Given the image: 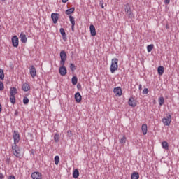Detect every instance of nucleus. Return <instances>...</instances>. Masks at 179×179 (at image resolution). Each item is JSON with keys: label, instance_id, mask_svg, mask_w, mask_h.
<instances>
[{"label": "nucleus", "instance_id": "f257e3e1", "mask_svg": "<svg viewBox=\"0 0 179 179\" xmlns=\"http://www.w3.org/2000/svg\"><path fill=\"white\" fill-rule=\"evenodd\" d=\"M118 69V59L114 58L111 60V65L110 67V71L111 73H114L115 71Z\"/></svg>", "mask_w": 179, "mask_h": 179}, {"label": "nucleus", "instance_id": "f03ea898", "mask_svg": "<svg viewBox=\"0 0 179 179\" xmlns=\"http://www.w3.org/2000/svg\"><path fill=\"white\" fill-rule=\"evenodd\" d=\"M12 150L14 156H16V157H20V156H22V155H20V148L17 144L12 145Z\"/></svg>", "mask_w": 179, "mask_h": 179}, {"label": "nucleus", "instance_id": "7ed1b4c3", "mask_svg": "<svg viewBox=\"0 0 179 179\" xmlns=\"http://www.w3.org/2000/svg\"><path fill=\"white\" fill-rule=\"evenodd\" d=\"M164 125L169 127L171 124V115L167 113L166 117L162 118Z\"/></svg>", "mask_w": 179, "mask_h": 179}, {"label": "nucleus", "instance_id": "20e7f679", "mask_svg": "<svg viewBox=\"0 0 179 179\" xmlns=\"http://www.w3.org/2000/svg\"><path fill=\"white\" fill-rule=\"evenodd\" d=\"M60 58H61V61H60V65H64L65 64V62L66 61V52H65V50H62L60 52Z\"/></svg>", "mask_w": 179, "mask_h": 179}, {"label": "nucleus", "instance_id": "39448f33", "mask_svg": "<svg viewBox=\"0 0 179 179\" xmlns=\"http://www.w3.org/2000/svg\"><path fill=\"white\" fill-rule=\"evenodd\" d=\"M13 138L14 139L13 144L17 145V143H19V141H20V135L19 134V132L14 131Z\"/></svg>", "mask_w": 179, "mask_h": 179}, {"label": "nucleus", "instance_id": "423d86ee", "mask_svg": "<svg viewBox=\"0 0 179 179\" xmlns=\"http://www.w3.org/2000/svg\"><path fill=\"white\" fill-rule=\"evenodd\" d=\"M59 72L61 76H65V75H66L67 71L66 67H65V64H60Z\"/></svg>", "mask_w": 179, "mask_h": 179}, {"label": "nucleus", "instance_id": "0eeeda50", "mask_svg": "<svg viewBox=\"0 0 179 179\" xmlns=\"http://www.w3.org/2000/svg\"><path fill=\"white\" fill-rule=\"evenodd\" d=\"M29 73L31 76V78H33V79H34L37 75V70H36V67H34V66H31L30 69H29Z\"/></svg>", "mask_w": 179, "mask_h": 179}, {"label": "nucleus", "instance_id": "6e6552de", "mask_svg": "<svg viewBox=\"0 0 179 179\" xmlns=\"http://www.w3.org/2000/svg\"><path fill=\"white\" fill-rule=\"evenodd\" d=\"M11 41L12 44L14 47H19V38L17 37V36L15 35L14 36H13Z\"/></svg>", "mask_w": 179, "mask_h": 179}, {"label": "nucleus", "instance_id": "1a4fd4ad", "mask_svg": "<svg viewBox=\"0 0 179 179\" xmlns=\"http://www.w3.org/2000/svg\"><path fill=\"white\" fill-rule=\"evenodd\" d=\"M51 19L54 23V24H56V23L58 22V19H59V14L57 13H52L51 14Z\"/></svg>", "mask_w": 179, "mask_h": 179}, {"label": "nucleus", "instance_id": "9d476101", "mask_svg": "<svg viewBox=\"0 0 179 179\" xmlns=\"http://www.w3.org/2000/svg\"><path fill=\"white\" fill-rule=\"evenodd\" d=\"M113 92L115 93V96L121 97V95L122 94V90L120 87H117L113 89Z\"/></svg>", "mask_w": 179, "mask_h": 179}, {"label": "nucleus", "instance_id": "9b49d317", "mask_svg": "<svg viewBox=\"0 0 179 179\" xmlns=\"http://www.w3.org/2000/svg\"><path fill=\"white\" fill-rule=\"evenodd\" d=\"M31 176L33 179H42L41 173L38 171L32 173Z\"/></svg>", "mask_w": 179, "mask_h": 179}, {"label": "nucleus", "instance_id": "f8f14e48", "mask_svg": "<svg viewBox=\"0 0 179 179\" xmlns=\"http://www.w3.org/2000/svg\"><path fill=\"white\" fill-rule=\"evenodd\" d=\"M128 104L130 106V107H136V101H135L134 97H130L128 101Z\"/></svg>", "mask_w": 179, "mask_h": 179}, {"label": "nucleus", "instance_id": "ddd939ff", "mask_svg": "<svg viewBox=\"0 0 179 179\" xmlns=\"http://www.w3.org/2000/svg\"><path fill=\"white\" fill-rule=\"evenodd\" d=\"M76 103H80L82 101V95L80 92H76L74 95Z\"/></svg>", "mask_w": 179, "mask_h": 179}, {"label": "nucleus", "instance_id": "4468645a", "mask_svg": "<svg viewBox=\"0 0 179 179\" xmlns=\"http://www.w3.org/2000/svg\"><path fill=\"white\" fill-rule=\"evenodd\" d=\"M90 30L91 36H92V37H94L96 36V27H94V25L91 24L90 26Z\"/></svg>", "mask_w": 179, "mask_h": 179}, {"label": "nucleus", "instance_id": "2eb2a0df", "mask_svg": "<svg viewBox=\"0 0 179 179\" xmlns=\"http://www.w3.org/2000/svg\"><path fill=\"white\" fill-rule=\"evenodd\" d=\"M59 32L62 36V39L64 40V41H66V33L65 32L64 28H60Z\"/></svg>", "mask_w": 179, "mask_h": 179}, {"label": "nucleus", "instance_id": "dca6fc26", "mask_svg": "<svg viewBox=\"0 0 179 179\" xmlns=\"http://www.w3.org/2000/svg\"><path fill=\"white\" fill-rule=\"evenodd\" d=\"M20 37L21 38L22 43H27V37L26 36V34H24V33L21 32Z\"/></svg>", "mask_w": 179, "mask_h": 179}, {"label": "nucleus", "instance_id": "f3484780", "mask_svg": "<svg viewBox=\"0 0 179 179\" xmlns=\"http://www.w3.org/2000/svg\"><path fill=\"white\" fill-rule=\"evenodd\" d=\"M22 90H24V92H29L30 90V85L27 83H24L22 85Z\"/></svg>", "mask_w": 179, "mask_h": 179}, {"label": "nucleus", "instance_id": "a211bd4d", "mask_svg": "<svg viewBox=\"0 0 179 179\" xmlns=\"http://www.w3.org/2000/svg\"><path fill=\"white\" fill-rule=\"evenodd\" d=\"M10 94L11 96H15V95L17 94V89L15 87H11L10 89Z\"/></svg>", "mask_w": 179, "mask_h": 179}, {"label": "nucleus", "instance_id": "6ab92c4d", "mask_svg": "<svg viewBox=\"0 0 179 179\" xmlns=\"http://www.w3.org/2000/svg\"><path fill=\"white\" fill-rule=\"evenodd\" d=\"M141 130L143 135H146L148 134V124H143L141 127Z\"/></svg>", "mask_w": 179, "mask_h": 179}, {"label": "nucleus", "instance_id": "aec40b11", "mask_svg": "<svg viewBox=\"0 0 179 179\" xmlns=\"http://www.w3.org/2000/svg\"><path fill=\"white\" fill-rule=\"evenodd\" d=\"M158 75H163L164 73V67L163 66H159L157 69Z\"/></svg>", "mask_w": 179, "mask_h": 179}, {"label": "nucleus", "instance_id": "412c9836", "mask_svg": "<svg viewBox=\"0 0 179 179\" xmlns=\"http://www.w3.org/2000/svg\"><path fill=\"white\" fill-rule=\"evenodd\" d=\"M131 179H139V173L134 172L131 175Z\"/></svg>", "mask_w": 179, "mask_h": 179}, {"label": "nucleus", "instance_id": "4be33fe9", "mask_svg": "<svg viewBox=\"0 0 179 179\" xmlns=\"http://www.w3.org/2000/svg\"><path fill=\"white\" fill-rule=\"evenodd\" d=\"M73 178H78V177H79V170H78V169H76L73 171Z\"/></svg>", "mask_w": 179, "mask_h": 179}, {"label": "nucleus", "instance_id": "5701e85b", "mask_svg": "<svg viewBox=\"0 0 179 179\" xmlns=\"http://www.w3.org/2000/svg\"><path fill=\"white\" fill-rule=\"evenodd\" d=\"M75 12V7H72L71 8L67 9L66 10V15H71Z\"/></svg>", "mask_w": 179, "mask_h": 179}, {"label": "nucleus", "instance_id": "b1692460", "mask_svg": "<svg viewBox=\"0 0 179 179\" xmlns=\"http://www.w3.org/2000/svg\"><path fill=\"white\" fill-rule=\"evenodd\" d=\"M162 146L165 150H169V143L166 141H163Z\"/></svg>", "mask_w": 179, "mask_h": 179}, {"label": "nucleus", "instance_id": "393cba45", "mask_svg": "<svg viewBox=\"0 0 179 179\" xmlns=\"http://www.w3.org/2000/svg\"><path fill=\"white\" fill-rule=\"evenodd\" d=\"M10 101L11 104H15L16 103V98L15 95H10Z\"/></svg>", "mask_w": 179, "mask_h": 179}, {"label": "nucleus", "instance_id": "a878e982", "mask_svg": "<svg viewBox=\"0 0 179 179\" xmlns=\"http://www.w3.org/2000/svg\"><path fill=\"white\" fill-rule=\"evenodd\" d=\"M0 79L1 80H3L5 79V73H3V69H0Z\"/></svg>", "mask_w": 179, "mask_h": 179}, {"label": "nucleus", "instance_id": "bb28decb", "mask_svg": "<svg viewBox=\"0 0 179 179\" xmlns=\"http://www.w3.org/2000/svg\"><path fill=\"white\" fill-rule=\"evenodd\" d=\"M158 102L159 106H163L164 104V97H159L158 99Z\"/></svg>", "mask_w": 179, "mask_h": 179}, {"label": "nucleus", "instance_id": "cd10ccee", "mask_svg": "<svg viewBox=\"0 0 179 179\" xmlns=\"http://www.w3.org/2000/svg\"><path fill=\"white\" fill-rule=\"evenodd\" d=\"M124 11H125L127 13H129V12H131V7L129 6V3H127V4L125 5Z\"/></svg>", "mask_w": 179, "mask_h": 179}, {"label": "nucleus", "instance_id": "c85d7f7f", "mask_svg": "<svg viewBox=\"0 0 179 179\" xmlns=\"http://www.w3.org/2000/svg\"><path fill=\"white\" fill-rule=\"evenodd\" d=\"M154 47H155V45L153 44L148 45L147 46V51H148V52H151V51L153 50Z\"/></svg>", "mask_w": 179, "mask_h": 179}, {"label": "nucleus", "instance_id": "c756f323", "mask_svg": "<svg viewBox=\"0 0 179 179\" xmlns=\"http://www.w3.org/2000/svg\"><path fill=\"white\" fill-rule=\"evenodd\" d=\"M71 83H72V85H76L78 83V77L73 76L71 78Z\"/></svg>", "mask_w": 179, "mask_h": 179}, {"label": "nucleus", "instance_id": "7c9ffc66", "mask_svg": "<svg viewBox=\"0 0 179 179\" xmlns=\"http://www.w3.org/2000/svg\"><path fill=\"white\" fill-rule=\"evenodd\" d=\"M127 142V137L125 136H123L122 138L120 140V143L122 145H124Z\"/></svg>", "mask_w": 179, "mask_h": 179}, {"label": "nucleus", "instance_id": "2f4dec72", "mask_svg": "<svg viewBox=\"0 0 179 179\" xmlns=\"http://www.w3.org/2000/svg\"><path fill=\"white\" fill-rule=\"evenodd\" d=\"M69 20L70 22L71 23V24H73V26H75V17H73V16L72 15H69Z\"/></svg>", "mask_w": 179, "mask_h": 179}, {"label": "nucleus", "instance_id": "473e14b6", "mask_svg": "<svg viewBox=\"0 0 179 179\" xmlns=\"http://www.w3.org/2000/svg\"><path fill=\"white\" fill-rule=\"evenodd\" d=\"M59 164V156L57 155L55 157V164H56V166H58Z\"/></svg>", "mask_w": 179, "mask_h": 179}, {"label": "nucleus", "instance_id": "72a5a7b5", "mask_svg": "<svg viewBox=\"0 0 179 179\" xmlns=\"http://www.w3.org/2000/svg\"><path fill=\"white\" fill-rule=\"evenodd\" d=\"M54 141L56 143L59 142V134H55L54 136Z\"/></svg>", "mask_w": 179, "mask_h": 179}, {"label": "nucleus", "instance_id": "f704fd0d", "mask_svg": "<svg viewBox=\"0 0 179 179\" xmlns=\"http://www.w3.org/2000/svg\"><path fill=\"white\" fill-rule=\"evenodd\" d=\"M70 69L73 72V71L76 70V66H75L74 64L71 63L70 64Z\"/></svg>", "mask_w": 179, "mask_h": 179}, {"label": "nucleus", "instance_id": "c9c22d12", "mask_svg": "<svg viewBox=\"0 0 179 179\" xmlns=\"http://www.w3.org/2000/svg\"><path fill=\"white\" fill-rule=\"evenodd\" d=\"M23 103L27 105V104H29V98L27 97H24L23 99Z\"/></svg>", "mask_w": 179, "mask_h": 179}, {"label": "nucleus", "instance_id": "e433bc0d", "mask_svg": "<svg viewBox=\"0 0 179 179\" xmlns=\"http://www.w3.org/2000/svg\"><path fill=\"white\" fill-rule=\"evenodd\" d=\"M5 89V87L3 85V83L2 81H0V91L3 90Z\"/></svg>", "mask_w": 179, "mask_h": 179}, {"label": "nucleus", "instance_id": "4c0bfd02", "mask_svg": "<svg viewBox=\"0 0 179 179\" xmlns=\"http://www.w3.org/2000/svg\"><path fill=\"white\" fill-rule=\"evenodd\" d=\"M127 14L128 15L129 17H130V19H132V17H134V13H132V11H130Z\"/></svg>", "mask_w": 179, "mask_h": 179}, {"label": "nucleus", "instance_id": "58836bf2", "mask_svg": "<svg viewBox=\"0 0 179 179\" xmlns=\"http://www.w3.org/2000/svg\"><path fill=\"white\" fill-rule=\"evenodd\" d=\"M143 93L144 94H148L149 93V90H148V88H144V89L143 90Z\"/></svg>", "mask_w": 179, "mask_h": 179}, {"label": "nucleus", "instance_id": "ea45409f", "mask_svg": "<svg viewBox=\"0 0 179 179\" xmlns=\"http://www.w3.org/2000/svg\"><path fill=\"white\" fill-rule=\"evenodd\" d=\"M77 89L78 90H80V89H82V85L80 83L77 84Z\"/></svg>", "mask_w": 179, "mask_h": 179}, {"label": "nucleus", "instance_id": "a19ab883", "mask_svg": "<svg viewBox=\"0 0 179 179\" xmlns=\"http://www.w3.org/2000/svg\"><path fill=\"white\" fill-rule=\"evenodd\" d=\"M99 5L102 9H104V3L103 2L100 1Z\"/></svg>", "mask_w": 179, "mask_h": 179}, {"label": "nucleus", "instance_id": "79ce46f5", "mask_svg": "<svg viewBox=\"0 0 179 179\" xmlns=\"http://www.w3.org/2000/svg\"><path fill=\"white\" fill-rule=\"evenodd\" d=\"M67 134H68V136H69V137L72 136V131H71V130H69V131H67Z\"/></svg>", "mask_w": 179, "mask_h": 179}, {"label": "nucleus", "instance_id": "37998d69", "mask_svg": "<svg viewBox=\"0 0 179 179\" xmlns=\"http://www.w3.org/2000/svg\"><path fill=\"white\" fill-rule=\"evenodd\" d=\"M8 179H16V178H15V176L11 175V176H10L8 177Z\"/></svg>", "mask_w": 179, "mask_h": 179}, {"label": "nucleus", "instance_id": "c03bdc74", "mask_svg": "<svg viewBox=\"0 0 179 179\" xmlns=\"http://www.w3.org/2000/svg\"><path fill=\"white\" fill-rule=\"evenodd\" d=\"M164 3L169 5V3H170V0H164Z\"/></svg>", "mask_w": 179, "mask_h": 179}, {"label": "nucleus", "instance_id": "a18cd8bd", "mask_svg": "<svg viewBox=\"0 0 179 179\" xmlns=\"http://www.w3.org/2000/svg\"><path fill=\"white\" fill-rule=\"evenodd\" d=\"M5 178V176H3V173H0V179H3Z\"/></svg>", "mask_w": 179, "mask_h": 179}, {"label": "nucleus", "instance_id": "49530a36", "mask_svg": "<svg viewBox=\"0 0 179 179\" xmlns=\"http://www.w3.org/2000/svg\"><path fill=\"white\" fill-rule=\"evenodd\" d=\"M15 115H19V112L17 111V110H15Z\"/></svg>", "mask_w": 179, "mask_h": 179}, {"label": "nucleus", "instance_id": "de8ad7c7", "mask_svg": "<svg viewBox=\"0 0 179 179\" xmlns=\"http://www.w3.org/2000/svg\"><path fill=\"white\" fill-rule=\"evenodd\" d=\"M74 29H75V25L71 24V30H72V31H73Z\"/></svg>", "mask_w": 179, "mask_h": 179}, {"label": "nucleus", "instance_id": "09e8293b", "mask_svg": "<svg viewBox=\"0 0 179 179\" xmlns=\"http://www.w3.org/2000/svg\"><path fill=\"white\" fill-rule=\"evenodd\" d=\"M69 0H62V2L63 3H66V2L68 1Z\"/></svg>", "mask_w": 179, "mask_h": 179}, {"label": "nucleus", "instance_id": "8fccbe9b", "mask_svg": "<svg viewBox=\"0 0 179 179\" xmlns=\"http://www.w3.org/2000/svg\"><path fill=\"white\" fill-rule=\"evenodd\" d=\"M138 89H139V90H142V85H139V87H138Z\"/></svg>", "mask_w": 179, "mask_h": 179}, {"label": "nucleus", "instance_id": "3c124183", "mask_svg": "<svg viewBox=\"0 0 179 179\" xmlns=\"http://www.w3.org/2000/svg\"><path fill=\"white\" fill-rule=\"evenodd\" d=\"M2 113V106L0 103V113Z\"/></svg>", "mask_w": 179, "mask_h": 179}, {"label": "nucleus", "instance_id": "603ef678", "mask_svg": "<svg viewBox=\"0 0 179 179\" xmlns=\"http://www.w3.org/2000/svg\"><path fill=\"white\" fill-rule=\"evenodd\" d=\"M31 154H32V155H34V152L32 151V152H31Z\"/></svg>", "mask_w": 179, "mask_h": 179}, {"label": "nucleus", "instance_id": "864d4df0", "mask_svg": "<svg viewBox=\"0 0 179 179\" xmlns=\"http://www.w3.org/2000/svg\"><path fill=\"white\" fill-rule=\"evenodd\" d=\"M2 1H5V0H2Z\"/></svg>", "mask_w": 179, "mask_h": 179}]
</instances>
